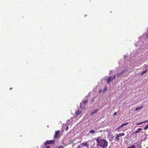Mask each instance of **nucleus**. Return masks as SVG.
Returning <instances> with one entry per match:
<instances>
[{
    "instance_id": "16",
    "label": "nucleus",
    "mask_w": 148,
    "mask_h": 148,
    "mask_svg": "<svg viewBox=\"0 0 148 148\" xmlns=\"http://www.w3.org/2000/svg\"><path fill=\"white\" fill-rule=\"evenodd\" d=\"M148 129V124L144 128V130H147Z\"/></svg>"
},
{
    "instance_id": "28",
    "label": "nucleus",
    "mask_w": 148,
    "mask_h": 148,
    "mask_svg": "<svg viewBox=\"0 0 148 148\" xmlns=\"http://www.w3.org/2000/svg\"><path fill=\"white\" fill-rule=\"evenodd\" d=\"M105 131H104L103 132H105Z\"/></svg>"
},
{
    "instance_id": "24",
    "label": "nucleus",
    "mask_w": 148,
    "mask_h": 148,
    "mask_svg": "<svg viewBox=\"0 0 148 148\" xmlns=\"http://www.w3.org/2000/svg\"><path fill=\"white\" fill-rule=\"evenodd\" d=\"M47 148H50V147L49 146H48L47 147Z\"/></svg>"
},
{
    "instance_id": "26",
    "label": "nucleus",
    "mask_w": 148,
    "mask_h": 148,
    "mask_svg": "<svg viewBox=\"0 0 148 148\" xmlns=\"http://www.w3.org/2000/svg\"><path fill=\"white\" fill-rule=\"evenodd\" d=\"M12 89V88H10V90H11Z\"/></svg>"
},
{
    "instance_id": "2",
    "label": "nucleus",
    "mask_w": 148,
    "mask_h": 148,
    "mask_svg": "<svg viewBox=\"0 0 148 148\" xmlns=\"http://www.w3.org/2000/svg\"><path fill=\"white\" fill-rule=\"evenodd\" d=\"M60 132V131L59 130L56 131L54 137V139H58L60 136L61 135Z\"/></svg>"
},
{
    "instance_id": "18",
    "label": "nucleus",
    "mask_w": 148,
    "mask_h": 148,
    "mask_svg": "<svg viewBox=\"0 0 148 148\" xmlns=\"http://www.w3.org/2000/svg\"><path fill=\"white\" fill-rule=\"evenodd\" d=\"M145 73V71H143L141 73V75H143Z\"/></svg>"
},
{
    "instance_id": "10",
    "label": "nucleus",
    "mask_w": 148,
    "mask_h": 148,
    "mask_svg": "<svg viewBox=\"0 0 148 148\" xmlns=\"http://www.w3.org/2000/svg\"><path fill=\"white\" fill-rule=\"evenodd\" d=\"M148 122V120H147V121H143V122H140V123H136V124L137 125H141V124H143V123H144L145 122Z\"/></svg>"
},
{
    "instance_id": "19",
    "label": "nucleus",
    "mask_w": 148,
    "mask_h": 148,
    "mask_svg": "<svg viewBox=\"0 0 148 148\" xmlns=\"http://www.w3.org/2000/svg\"><path fill=\"white\" fill-rule=\"evenodd\" d=\"M57 148H64V147L63 146H60Z\"/></svg>"
},
{
    "instance_id": "14",
    "label": "nucleus",
    "mask_w": 148,
    "mask_h": 148,
    "mask_svg": "<svg viewBox=\"0 0 148 148\" xmlns=\"http://www.w3.org/2000/svg\"><path fill=\"white\" fill-rule=\"evenodd\" d=\"M143 108V106H141V107L136 108V111L138 110H140L142 108Z\"/></svg>"
},
{
    "instance_id": "22",
    "label": "nucleus",
    "mask_w": 148,
    "mask_h": 148,
    "mask_svg": "<svg viewBox=\"0 0 148 148\" xmlns=\"http://www.w3.org/2000/svg\"><path fill=\"white\" fill-rule=\"evenodd\" d=\"M116 112H115L114 113V115H116Z\"/></svg>"
},
{
    "instance_id": "1",
    "label": "nucleus",
    "mask_w": 148,
    "mask_h": 148,
    "mask_svg": "<svg viewBox=\"0 0 148 148\" xmlns=\"http://www.w3.org/2000/svg\"><path fill=\"white\" fill-rule=\"evenodd\" d=\"M97 142V146L102 148H106L108 145V142L104 139H101V137H98L96 139Z\"/></svg>"
},
{
    "instance_id": "25",
    "label": "nucleus",
    "mask_w": 148,
    "mask_h": 148,
    "mask_svg": "<svg viewBox=\"0 0 148 148\" xmlns=\"http://www.w3.org/2000/svg\"><path fill=\"white\" fill-rule=\"evenodd\" d=\"M146 68H148V65L147 66H146Z\"/></svg>"
},
{
    "instance_id": "27",
    "label": "nucleus",
    "mask_w": 148,
    "mask_h": 148,
    "mask_svg": "<svg viewBox=\"0 0 148 148\" xmlns=\"http://www.w3.org/2000/svg\"><path fill=\"white\" fill-rule=\"evenodd\" d=\"M145 67H146V66H147L146 65V64L145 65Z\"/></svg>"
},
{
    "instance_id": "20",
    "label": "nucleus",
    "mask_w": 148,
    "mask_h": 148,
    "mask_svg": "<svg viewBox=\"0 0 148 148\" xmlns=\"http://www.w3.org/2000/svg\"><path fill=\"white\" fill-rule=\"evenodd\" d=\"M77 148H81V147L79 145H78Z\"/></svg>"
},
{
    "instance_id": "9",
    "label": "nucleus",
    "mask_w": 148,
    "mask_h": 148,
    "mask_svg": "<svg viewBox=\"0 0 148 148\" xmlns=\"http://www.w3.org/2000/svg\"><path fill=\"white\" fill-rule=\"evenodd\" d=\"M82 144L83 145V146H85L87 147L88 148L89 146V145L87 142H86L85 143H82Z\"/></svg>"
},
{
    "instance_id": "15",
    "label": "nucleus",
    "mask_w": 148,
    "mask_h": 148,
    "mask_svg": "<svg viewBox=\"0 0 148 148\" xmlns=\"http://www.w3.org/2000/svg\"><path fill=\"white\" fill-rule=\"evenodd\" d=\"M136 147V146L134 145H132L130 147H127V148H135Z\"/></svg>"
},
{
    "instance_id": "7",
    "label": "nucleus",
    "mask_w": 148,
    "mask_h": 148,
    "mask_svg": "<svg viewBox=\"0 0 148 148\" xmlns=\"http://www.w3.org/2000/svg\"><path fill=\"white\" fill-rule=\"evenodd\" d=\"M128 123L127 122V123H123V124H122L121 126H119L118 127V129H120L122 127L124 126L127 125L128 124Z\"/></svg>"
},
{
    "instance_id": "5",
    "label": "nucleus",
    "mask_w": 148,
    "mask_h": 148,
    "mask_svg": "<svg viewBox=\"0 0 148 148\" xmlns=\"http://www.w3.org/2000/svg\"><path fill=\"white\" fill-rule=\"evenodd\" d=\"M55 141L54 140H47L46 143L48 144H53L55 143Z\"/></svg>"
},
{
    "instance_id": "11",
    "label": "nucleus",
    "mask_w": 148,
    "mask_h": 148,
    "mask_svg": "<svg viewBox=\"0 0 148 148\" xmlns=\"http://www.w3.org/2000/svg\"><path fill=\"white\" fill-rule=\"evenodd\" d=\"M142 129L141 128H138L137 130H136L135 132V133H138L141 130H142Z\"/></svg>"
},
{
    "instance_id": "17",
    "label": "nucleus",
    "mask_w": 148,
    "mask_h": 148,
    "mask_svg": "<svg viewBox=\"0 0 148 148\" xmlns=\"http://www.w3.org/2000/svg\"><path fill=\"white\" fill-rule=\"evenodd\" d=\"M83 102L84 104H86L88 102V101L87 100H86L83 101Z\"/></svg>"
},
{
    "instance_id": "21",
    "label": "nucleus",
    "mask_w": 148,
    "mask_h": 148,
    "mask_svg": "<svg viewBox=\"0 0 148 148\" xmlns=\"http://www.w3.org/2000/svg\"><path fill=\"white\" fill-rule=\"evenodd\" d=\"M68 126H67V127H66V131H67V130H68Z\"/></svg>"
},
{
    "instance_id": "4",
    "label": "nucleus",
    "mask_w": 148,
    "mask_h": 148,
    "mask_svg": "<svg viewBox=\"0 0 148 148\" xmlns=\"http://www.w3.org/2000/svg\"><path fill=\"white\" fill-rule=\"evenodd\" d=\"M124 135H125V134L124 133H120L119 134H117L116 136V139L117 140H119V138L120 136H123Z\"/></svg>"
},
{
    "instance_id": "8",
    "label": "nucleus",
    "mask_w": 148,
    "mask_h": 148,
    "mask_svg": "<svg viewBox=\"0 0 148 148\" xmlns=\"http://www.w3.org/2000/svg\"><path fill=\"white\" fill-rule=\"evenodd\" d=\"M126 70H123V71H122L121 73L118 74L117 75V76L118 77H119L122 74L125 73L126 72Z\"/></svg>"
},
{
    "instance_id": "13",
    "label": "nucleus",
    "mask_w": 148,
    "mask_h": 148,
    "mask_svg": "<svg viewBox=\"0 0 148 148\" xmlns=\"http://www.w3.org/2000/svg\"><path fill=\"white\" fill-rule=\"evenodd\" d=\"M89 132L91 134H94L96 132V131L95 130H91Z\"/></svg>"
},
{
    "instance_id": "6",
    "label": "nucleus",
    "mask_w": 148,
    "mask_h": 148,
    "mask_svg": "<svg viewBox=\"0 0 148 148\" xmlns=\"http://www.w3.org/2000/svg\"><path fill=\"white\" fill-rule=\"evenodd\" d=\"M81 113V111L79 110H77L76 111L75 114V116H77L78 115L80 114Z\"/></svg>"
},
{
    "instance_id": "12",
    "label": "nucleus",
    "mask_w": 148,
    "mask_h": 148,
    "mask_svg": "<svg viewBox=\"0 0 148 148\" xmlns=\"http://www.w3.org/2000/svg\"><path fill=\"white\" fill-rule=\"evenodd\" d=\"M98 111L97 110H95L94 111L92 112L91 113V114L92 115L96 113H97V112Z\"/></svg>"
},
{
    "instance_id": "3",
    "label": "nucleus",
    "mask_w": 148,
    "mask_h": 148,
    "mask_svg": "<svg viewBox=\"0 0 148 148\" xmlns=\"http://www.w3.org/2000/svg\"><path fill=\"white\" fill-rule=\"evenodd\" d=\"M115 78V76L114 75V76H111L109 77L107 80V83L109 84L110 82H111L113 79Z\"/></svg>"
},
{
    "instance_id": "23",
    "label": "nucleus",
    "mask_w": 148,
    "mask_h": 148,
    "mask_svg": "<svg viewBox=\"0 0 148 148\" xmlns=\"http://www.w3.org/2000/svg\"><path fill=\"white\" fill-rule=\"evenodd\" d=\"M148 70L147 69H146L145 71H144L146 73L147 71Z\"/></svg>"
}]
</instances>
